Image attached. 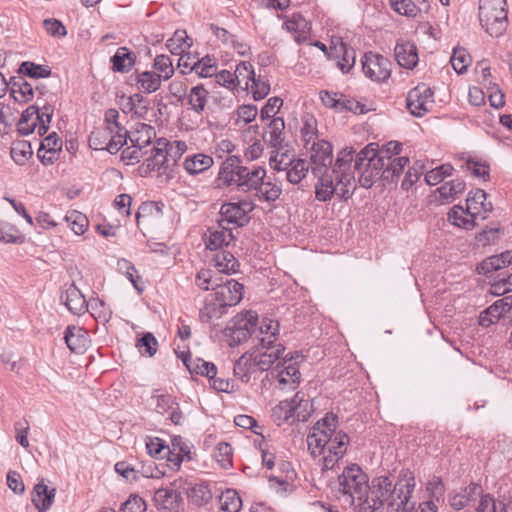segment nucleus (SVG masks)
I'll return each instance as SVG.
<instances>
[{
	"instance_id": "nucleus-28",
	"label": "nucleus",
	"mask_w": 512,
	"mask_h": 512,
	"mask_svg": "<svg viewBox=\"0 0 512 512\" xmlns=\"http://www.w3.org/2000/svg\"><path fill=\"white\" fill-rule=\"evenodd\" d=\"M180 358L191 374L205 376L208 379L217 375V368L212 362L200 358L192 359L190 354L184 353L180 355Z\"/></svg>"
},
{
	"instance_id": "nucleus-2",
	"label": "nucleus",
	"mask_w": 512,
	"mask_h": 512,
	"mask_svg": "<svg viewBox=\"0 0 512 512\" xmlns=\"http://www.w3.org/2000/svg\"><path fill=\"white\" fill-rule=\"evenodd\" d=\"M337 424V415L328 413L307 436L308 450L313 458H320L323 472L334 470L347 450L349 437L343 431L336 430Z\"/></svg>"
},
{
	"instance_id": "nucleus-16",
	"label": "nucleus",
	"mask_w": 512,
	"mask_h": 512,
	"mask_svg": "<svg viewBox=\"0 0 512 512\" xmlns=\"http://www.w3.org/2000/svg\"><path fill=\"white\" fill-rule=\"evenodd\" d=\"M154 503L158 510L164 512H179L183 506V497L181 493L174 488H159L154 493Z\"/></svg>"
},
{
	"instance_id": "nucleus-54",
	"label": "nucleus",
	"mask_w": 512,
	"mask_h": 512,
	"mask_svg": "<svg viewBox=\"0 0 512 512\" xmlns=\"http://www.w3.org/2000/svg\"><path fill=\"white\" fill-rule=\"evenodd\" d=\"M192 68H196V74L203 78L213 76L217 70L215 59L209 55L197 60Z\"/></svg>"
},
{
	"instance_id": "nucleus-24",
	"label": "nucleus",
	"mask_w": 512,
	"mask_h": 512,
	"mask_svg": "<svg viewBox=\"0 0 512 512\" xmlns=\"http://www.w3.org/2000/svg\"><path fill=\"white\" fill-rule=\"evenodd\" d=\"M394 55L397 63L406 69H413L418 61V50L413 42L397 43L394 48Z\"/></svg>"
},
{
	"instance_id": "nucleus-44",
	"label": "nucleus",
	"mask_w": 512,
	"mask_h": 512,
	"mask_svg": "<svg viewBox=\"0 0 512 512\" xmlns=\"http://www.w3.org/2000/svg\"><path fill=\"white\" fill-rule=\"evenodd\" d=\"M258 321V315L254 311H245L237 314L231 321V324L235 325L239 329H245V332H250L253 336L256 332V326Z\"/></svg>"
},
{
	"instance_id": "nucleus-9",
	"label": "nucleus",
	"mask_w": 512,
	"mask_h": 512,
	"mask_svg": "<svg viewBox=\"0 0 512 512\" xmlns=\"http://www.w3.org/2000/svg\"><path fill=\"white\" fill-rule=\"evenodd\" d=\"M433 91L425 83L418 84L411 89L406 98V106L415 117H422L433 107Z\"/></svg>"
},
{
	"instance_id": "nucleus-3",
	"label": "nucleus",
	"mask_w": 512,
	"mask_h": 512,
	"mask_svg": "<svg viewBox=\"0 0 512 512\" xmlns=\"http://www.w3.org/2000/svg\"><path fill=\"white\" fill-rule=\"evenodd\" d=\"M354 150L342 149L332 167V170L314 169L311 172L317 179L315 183V198L320 202L330 201L334 195L349 199L355 190V176L352 170Z\"/></svg>"
},
{
	"instance_id": "nucleus-40",
	"label": "nucleus",
	"mask_w": 512,
	"mask_h": 512,
	"mask_svg": "<svg viewBox=\"0 0 512 512\" xmlns=\"http://www.w3.org/2000/svg\"><path fill=\"white\" fill-rule=\"evenodd\" d=\"M147 166L151 170H167L171 169L165 148L161 141H158V146H154L151 149V156L147 158Z\"/></svg>"
},
{
	"instance_id": "nucleus-26",
	"label": "nucleus",
	"mask_w": 512,
	"mask_h": 512,
	"mask_svg": "<svg viewBox=\"0 0 512 512\" xmlns=\"http://www.w3.org/2000/svg\"><path fill=\"white\" fill-rule=\"evenodd\" d=\"M8 89L11 97L19 103H27L33 99L34 91L30 83H28L22 75L10 78Z\"/></svg>"
},
{
	"instance_id": "nucleus-49",
	"label": "nucleus",
	"mask_w": 512,
	"mask_h": 512,
	"mask_svg": "<svg viewBox=\"0 0 512 512\" xmlns=\"http://www.w3.org/2000/svg\"><path fill=\"white\" fill-rule=\"evenodd\" d=\"M153 68L161 78L166 81L174 74V67L168 55H157L154 59Z\"/></svg>"
},
{
	"instance_id": "nucleus-33",
	"label": "nucleus",
	"mask_w": 512,
	"mask_h": 512,
	"mask_svg": "<svg viewBox=\"0 0 512 512\" xmlns=\"http://www.w3.org/2000/svg\"><path fill=\"white\" fill-rule=\"evenodd\" d=\"M254 191L259 200L274 202L280 197L282 189L275 180H272L270 177L266 179L265 177L262 178L261 184H257Z\"/></svg>"
},
{
	"instance_id": "nucleus-42",
	"label": "nucleus",
	"mask_w": 512,
	"mask_h": 512,
	"mask_svg": "<svg viewBox=\"0 0 512 512\" xmlns=\"http://www.w3.org/2000/svg\"><path fill=\"white\" fill-rule=\"evenodd\" d=\"M162 80L155 71H144L137 76V86L139 90L150 94L160 88Z\"/></svg>"
},
{
	"instance_id": "nucleus-1",
	"label": "nucleus",
	"mask_w": 512,
	"mask_h": 512,
	"mask_svg": "<svg viewBox=\"0 0 512 512\" xmlns=\"http://www.w3.org/2000/svg\"><path fill=\"white\" fill-rule=\"evenodd\" d=\"M340 490L358 502V512H381L388 502V512H413L411 493L415 483L406 482H339Z\"/></svg>"
},
{
	"instance_id": "nucleus-32",
	"label": "nucleus",
	"mask_w": 512,
	"mask_h": 512,
	"mask_svg": "<svg viewBox=\"0 0 512 512\" xmlns=\"http://www.w3.org/2000/svg\"><path fill=\"white\" fill-rule=\"evenodd\" d=\"M135 55L127 47H119L111 57L112 70L119 73H127L135 64Z\"/></svg>"
},
{
	"instance_id": "nucleus-34",
	"label": "nucleus",
	"mask_w": 512,
	"mask_h": 512,
	"mask_svg": "<svg viewBox=\"0 0 512 512\" xmlns=\"http://www.w3.org/2000/svg\"><path fill=\"white\" fill-rule=\"evenodd\" d=\"M228 308L220 301L214 299L212 294L206 299L204 307L200 310V319L202 322H211L220 319L227 313Z\"/></svg>"
},
{
	"instance_id": "nucleus-56",
	"label": "nucleus",
	"mask_w": 512,
	"mask_h": 512,
	"mask_svg": "<svg viewBox=\"0 0 512 512\" xmlns=\"http://www.w3.org/2000/svg\"><path fill=\"white\" fill-rule=\"evenodd\" d=\"M254 75L253 66L249 62L239 63L233 74L236 84L240 86L244 83L247 88Z\"/></svg>"
},
{
	"instance_id": "nucleus-17",
	"label": "nucleus",
	"mask_w": 512,
	"mask_h": 512,
	"mask_svg": "<svg viewBox=\"0 0 512 512\" xmlns=\"http://www.w3.org/2000/svg\"><path fill=\"white\" fill-rule=\"evenodd\" d=\"M61 300L67 309L74 315H83L89 311V304L74 282L67 285L61 294Z\"/></svg>"
},
{
	"instance_id": "nucleus-48",
	"label": "nucleus",
	"mask_w": 512,
	"mask_h": 512,
	"mask_svg": "<svg viewBox=\"0 0 512 512\" xmlns=\"http://www.w3.org/2000/svg\"><path fill=\"white\" fill-rule=\"evenodd\" d=\"M10 153L16 164L24 165L31 158L33 151L30 143L26 141H18L13 143Z\"/></svg>"
},
{
	"instance_id": "nucleus-29",
	"label": "nucleus",
	"mask_w": 512,
	"mask_h": 512,
	"mask_svg": "<svg viewBox=\"0 0 512 512\" xmlns=\"http://www.w3.org/2000/svg\"><path fill=\"white\" fill-rule=\"evenodd\" d=\"M283 27L290 33L294 34V40L301 44L308 39L310 26L307 20L300 14H293L288 18Z\"/></svg>"
},
{
	"instance_id": "nucleus-37",
	"label": "nucleus",
	"mask_w": 512,
	"mask_h": 512,
	"mask_svg": "<svg viewBox=\"0 0 512 512\" xmlns=\"http://www.w3.org/2000/svg\"><path fill=\"white\" fill-rule=\"evenodd\" d=\"M209 92L200 84L192 87L187 94L190 108L197 114H201L207 104Z\"/></svg>"
},
{
	"instance_id": "nucleus-30",
	"label": "nucleus",
	"mask_w": 512,
	"mask_h": 512,
	"mask_svg": "<svg viewBox=\"0 0 512 512\" xmlns=\"http://www.w3.org/2000/svg\"><path fill=\"white\" fill-rule=\"evenodd\" d=\"M214 267L224 274L236 273L239 269V261L228 250L218 251L212 258Z\"/></svg>"
},
{
	"instance_id": "nucleus-45",
	"label": "nucleus",
	"mask_w": 512,
	"mask_h": 512,
	"mask_svg": "<svg viewBox=\"0 0 512 512\" xmlns=\"http://www.w3.org/2000/svg\"><path fill=\"white\" fill-rule=\"evenodd\" d=\"M221 510L226 512H239L242 501L238 492L234 489H226L220 496Z\"/></svg>"
},
{
	"instance_id": "nucleus-63",
	"label": "nucleus",
	"mask_w": 512,
	"mask_h": 512,
	"mask_svg": "<svg viewBox=\"0 0 512 512\" xmlns=\"http://www.w3.org/2000/svg\"><path fill=\"white\" fill-rule=\"evenodd\" d=\"M90 313L95 319H100L104 322L109 321L112 316L111 309L106 306V304L97 299V300H91L90 304Z\"/></svg>"
},
{
	"instance_id": "nucleus-23",
	"label": "nucleus",
	"mask_w": 512,
	"mask_h": 512,
	"mask_svg": "<svg viewBox=\"0 0 512 512\" xmlns=\"http://www.w3.org/2000/svg\"><path fill=\"white\" fill-rule=\"evenodd\" d=\"M241 167V160L238 157H227L218 173L219 186H237Z\"/></svg>"
},
{
	"instance_id": "nucleus-55",
	"label": "nucleus",
	"mask_w": 512,
	"mask_h": 512,
	"mask_svg": "<svg viewBox=\"0 0 512 512\" xmlns=\"http://www.w3.org/2000/svg\"><path fill=\"white\" fill-rule=\"evenodd\" d=\"M451 65L453 69L458 73L462 74L466 71L467 67L471 62L470 55L466 52L465 49H454L451 59Z\"/></svg>"
},
{
	"instance_id": "nucleus-47",
	"label": "nucleus",
	"mask_w": 512,
	"mask_h": 512,
	"mask_svg": "<svg viewBox=\"0 0 512 512\" xmlns=\"http://www.w3.org/2000/svg\"><path fill=\"white\" fill-rule=\"evenodd\" d=\"M25 236L12 224L0 220V242L22 244Z\"/></svg>"
},
{
	"instance_id": "nucleus-61",
	"label": "nucleus",
	"mask_w": 512,
	"mask_h": 512,
	"mask_svg": "<svg viewBox=\"0 0 512 512\" xmlns=\"http://www.w3.org/2000/svg\"><path fill=\"white\" fill-rule=\"evenodd\" d=\"M501 317H503V314L501 313L499 306L494 302L480 313L479 324L482 327H489L490 325L496 323Z\"/></svg>"
},
{
	"instance_id": "nucleus-52",
	"label": "nucleus",
	"mask_w": 512,
	"mask_h": 512,
	"mask_svg": "<svg viewBox=\"0 0 512 512\" xmlns=\"http://www.w3.org/2000/svg\"><path fill=\"white\" fill-rule=\"evenodd\" d=\"M465 189V183L461 179H455L449 182L444 183L440 186L437 191L440 194V198L443 200H448L450 198H454L456 195L462 193Z\"/></svg>"
},
{
	"instance_id": "nucleus-13",
	"label": "nucleus",
	"mask_w": 512,
	"mask_h": 512,
	"mask_svg": "<svg viewBox=\"0 0 512 512\" xmlns=\"http://www.w3.org/2000/svg\"><path fill=\"white\" fill-rule=\"evenodd\" d=\"M214 299L220 301L227 308L237 305L242 297L244 286L234 279L226 281L224 284H215L213 287Z\"/></svg>"
},
{
	"instance_id": "nucleus-11",
	"label": "nucleus",
	"mask_w": 512,
	"mask_h": 512,
	"mask_svg": "<svg viewBox=\"0 0 512 512\" xmlns=\"http://www.w3.org/2000/svg\"><path fill=\"white\" fill-rule=\"evenodd\" d=\"M362 69L368 78L376 82L386 81L391 74V62L384 56L367 52L361 59Z\"/></svg>"
},
{
	"instance_id": "nucleus-36",
	"label": "nucleus",
	"mask_w": 512,
	"mask_h": 512,
	"mask_svg": "<svg viewBox=\"0 0 512 512\" xmlns=\"http://www.w3.org/2000/svg\"><path fill=\"white\" fill-rule=\"evenodd\" d=\"M284 128L285 123L283 118H273L268 125V130L263 135L264 141L269 143L273 148H282V132Z\"/></svg>"
},
{
	"instance_id": "nucleus-50",
	"label": "nucleus",
	"mask_w": 512,
	"mask_h": 512,
	"mask_svg": "<svg viewBox=\"0 0 512 512\" xmlns=\"http://www.w3.org/2000/svg\"><path fill=\"white\" fill-rule=\"evenodd\" d=\"M110 134L112 132L103 127L94 129L88 139L89 147L94 150H107Z\"/></svg>"
},
{
	"instance_id": "nucleus-53",
	"label": "nucleus",
	"mask_w": 512,
	"mask_h": 512,
	"mask_svg": "<svg viewBox=\"0 0 512 512\" xmlns=\"http://www.w3.org/2000/svg\"><path fill=\"white\" fill-rule=\"evenodd\" d=\"M158 342L150 332L145 333L136 342V347L142 355L152 357L157 351Z\"/></svg>"
},
{
	"instance_id": "nucleus-12",
	"label": "nucleus",
	"mask_w": 512,
	"mask_h": 512,
	"mask_svg": "<svg viewBox=\"0 0 512 512\" xmlns=\"http://www.w3.org/2000/svg\"><path fill=\"white\" fill-rule=\"evenodd\" d=\"M257 340L256 348L272 351V347L283 345L279 342V323L278 321L263 317L260 322L257 321L256 332L254 333Z\"/></svg>"
},
{
	"instance_id": "nucleus-62",
	"label": "nucleus",
	"mask_w": 512,
	"mask_h": 512,
	"mask_svg": "<svg viewBox=\"0 0 512 512\" xmlns=\"http://www.w3.org/2000/svg\"><path fill=\"white\" fill-rule=\"evenodd\" d=\"M245 329H239L235 325L231 324L225 329V336L230 346L240 345L247 341L250 337V332H245Z\"/></svg>"
},
{
	"instance_id": "nucleus-43",
	"label": "nucleus",
	"mask_w": 512,
	"mask_h": 512,
	"mask_svg": "<svg viewBox=\"0 0 512 512\" xmlns=\"http://www.w3.org/2000/svg\"><path fill=\"white\" fill-rule=\"evenodd\" d=\"M309 164L304 159H296L293 164L288 166L283 172H285L286 179L292 184H298L307 175Z\"/></svg>"
},
{
	"instance_id": "nucleus-21",
	"label": "nucleus",
	"mask_w": 512,
	"mask_h": 512,
	"mask_svg": "<svg viewBox=\"0 0 512 512\" xmlns=\"http://www.w3.org/2000/svg\"><path fill=\"white\" fill-rule=\"evenodd\" d=\"M265 177L266 170L263 167L257 165L246 167L242 165L237 187L245 192L254 191L257 184H261L262 178Z\"/></svg>"
},
{
	"instance_id": "nucleus-6",
	"label": "nucleus",
	"mask_w": 512,
	"mask_h": 512,
	"mask_svg": "<svg viewBox=\"0 0 512 512\" xmlns=\"http://www.w3.org/2000/svg\"><path fill=\"white\" fill-rule=\"evenodd\" d=\"M254 203L249 199L227 202L221 205L218 224L223 227H243L248 224V214L253 211Z\"/></svg>"
},
{
	"instance_id": "nucleus-60",
	"label": "nucleus",
	"mask_w": 512,
	"mask_h": 512,
	"mask_svg": "<svg viewBox=\"0 0 512 512\" xmlns=\"http://www.w3.org/2000/svg\"><path fill=\"white\" fill-rule=\"evenodd\" d=\"M128 137V131L125 127L122 128V131L113 129V132L109 137L107 151L111 154L117 153L127 143Z\"/></svg>"
},
{
	"instance_id": "nucleus-38",
	"label": "nucleus",
	"mask_w": 512,
	"mask_h": 512,
	"mask_svg": "<svg viewBox=\"0 0 512 512\" xmlns=\"http://www.w3.org/2000/svg\"><path fill=\"white\" fill-rule=\"evenodd\" d=\"M186 494L189 501L197 506L205 505L212 499V492L207 482L195 483L187 489Z\"/></svg>"
},
{
	"instance_id": "nucleus-8",
	"label": "nucleus",
	"mask_w": 512,
	"mask_h": 512,
	"mask_svg": "<svg viewBox=\"0 0 512 512\" xmlns=\"http://www.w3.org/2000/svg\"><path fill=\"white\" fill-rule=\"evenodd\" d=\"M308 407H311L308 400L304 399V395L299 392L294 395L291 400L280 401L273 409V415H278L284 421H306L310 415Z\"/></svg>"
},
{
	"instance_id": "nucleus-64",
	"label": "nucleus",
	"mask_w": 512,
	"mask_h": 512,
	"mask_svg": "<svg viewBox=\"0 0 512 512\" xmlns=\"http://www.w3.org/2000/svg\"><path fill=\"white\" fill-rule=\"evenodd\" d=\"M121 512H145L146 503L138 495H131L120 507Z\"/></svg>"
},
{
	"instance_id": "nucleus-27",
	"label": "nucleus",
	"mask_w": 512,
	"mask_h": 512,
	"mask_svg": "<svg viewBox=\"0 0 512 512\" xmlns=\"http://www.w3.org/2000/svg\"><path fill=\"white\" fill-rule=\"evenodd\" d=\"M55 491L56 489L54 487L49 488L44 482H38L34 486L31 497L33 504L39 512H45L51 507L54 501Z\"/></svg>"
},
{
	"instance_id": "nucleus-18",
	"label": "nucleus",
	"mask_w": 512,
	"mask_h": 512,
	"mask_svg": "<svg viewBox=\"0 0 512 512\" xmlns=\"http://www.w3.org/2000/svg\"><path fill=\"white\" fill-rule=\"evenodd\" d=\"M332 162L333 154L331 144L325 140L313 142L310 156L311 172H314L316 168L332 170Z\"/></svg>"
},
{
	"instance_id": "nucleus-5",
	"label": "nucleus",
	"mask_w": 512,
	"mask_h": 512,
	"mask_svg": "<svg viewBox=\"0 0 512 512\" xmlns=\"http://www.w3.org/2000/svg\"><path fill=\"white\" fill-rule=\"evenodd\" d=\"M506 0H480L479 21L482 28L493 36H501L507 29Z\"/></svg>"
},
{
	"instance_id": "nucleus-31",
	"label": "nucleus",
	"mask_w": 512,
	"mask_h": 512,
	"mask_svg": "<svg viewBox=\"0 0 512 512\" xmlns=\"http://www.w3.org/2000/svg\"><path fill=\"white\" fill-rule=\"evenodd\" d=\"M213 158L207 154L196 153L185 158L184 169L190 175L202 173L212 167Z\"/></svg>"
},
{
	"instance_id": "nucleus-22",
	"label": "nucleus",
	"mask_w": 512,
	"mask_h": 512,
	"mask_svg": "<svg viewBox=\"0 0 512 512\" xmlns=\"http://www.w3.org/2000/svg\"><path fill=\"white\" fill-rule=\"evenodd\" d=\"M483 492L481 485L477 482H470L464 489L454 491L449 496L450 505L460 510L466 507L471 501H475Z\"/></svg>"
},
{
	"instance_id": "nucleus-7",
	"label": "nucleus",
	"mask_w": 512,
	"mask_h": 512,
	"mask_svg": "<svg viewBox=\"0 0 512 512\" xmlns=\"http://www.w3.org/2000/svg\"><path fill=\"white\" fill-rule=\"evenodd\" d=\"M402 144L397 141H390L383 145L380 150H376L377 158H383V163L387 166L383 172L388 180H395L402 173L404 167L409 163L406 156L397 155L401 152Z\"/></svg>"
},
{
	"instance_id": "nucleus-41",
	"label": "nucleus",
	"mask_w": 512,
	"mask_h": 512,
	"mask_svg": "<svg viewBox=\"0 0 512 512\" xmlns=\"http://www.w3.org/2000/svg\"><path fill=\"white\" fill-rule=\"evenodd\" d=\"M274 149L270 156V166L278 172H283L296 159H294V155L289 149L283 147Z\"/></svg>"
},
{
	"instance_id": "nucleus-10",
	"label": "nucleus",
	"mask_w": 512,
	"mask_h": 512,
	"mask_svg": "<svg viewBox=\"0 0 512 512\" xmlns=\"http://www.w3.org/2000/svg\"><path fill=\"white\" fill-rule=\"evenodd\" d=\"M272 351L261 350L256 348L253 353H245L241 357L247 358V366L250 376L258 373L268 371L272 365L279 360L283 354L285 347L283 345L274 346Z\"/></svg>"
},
{
	"instance_id": "nucleus-39",
	"label": "nucleus",
	"mask_w": 512,
	"mask_h": 512,
	"mask_svg": "<svg viewBox=\"0 0 512 512\" xmlns=\"http://www.w3.org/2000/svg\"><path fill=\"white\" fill-rule=\"evenodd\" d=\"M156 136L154 127L148 124L141 123L137 126L136 130L131 133L129 139L132 144L144 149L149 146L152 139Z\"/></svg>"
},
{
	"instance_id": "nucleus-58",
	"label": "nucleus",
	"mask_w": 512,
	"mask_h": 512,
	"mask_svg": "<svg viewBox=\"0 0 512 512\" xmlns=\"http://www.w3.org/2000/svg\"><path fill=\"white\" fill-rule=\"evenodd\" d=\"M391 8L398 14L415 17L420 9L412 0H390Z\"/></svg>"
},
{
	"instance_id": "nucleus-25",
	"label": "nucleus",
	"mask_w": 512,
	"mask_h": 512,
	"mask_svg": "<svg viewBox=\"0 0 512 512\" xmlns=\"http://www.w3.org/2000/svg\"><path fill=\"white\" fill-rule=\"evenodd\" d=\"M87 331L78 326H68L64 333L67 347L74 353H83L89 343Z\"/></svg>"
},
{
	"instance_id": "nucleus-46",
	"label": "nucleus",
	"mask_w": 512,
	"mask_h": 512,
	"mask_svg": "<svg viewBox=\"0 0 512 512\" xmlns=\"http://www.w3.org/2000/svg\"><path fill=\"white\" fill-rule=\"evenodd\" d=\"M18 72L23 77L28 76L30 78L38 79L49 77L51 69L48 66L25 61L20 65Z\"/></svg>"
},
{
	"instance_id": "nucleus-57",
	"label": "nucleus",
	"mask_w": 512,
	"mask_h": 512,
	"mask_svg": "<svg viewBox=\"0 0 512 512\" xmlns=\"http://www.w3.org/2000/svg\"><path fill=\"white\" fill-rule=\"evenodd\" d=\"M171 168L176 164L177 160L186 152L187 145L184 141H173L163 143Z\"/></svg>"
},
{
	"instance_id": "nucleus-51",
	"label": "nucleus",
	"mask_w": 512,
	"mask_h": 512,
	"mask_svg": "<svg viewBox=\"0 0 512 512\" xmlns=\"http://www.w3.org/2000/svg\"><path fill=\"white\" fill-rule=\"evenodd\" d=\"M65 220L68 223V226L72 229V231L76 235H82L86 231L88 227V219L87 217L78 212L71 211L65 216Z\"/></svg>"
},
{
	"instance_id": "nucleus-4",
	"label": "nucleus",
	"mask_w": 512,
	"mask_h": 512,
	"mask_svg": "<svg viewBox=\"0 0 512 512\" xmlns=\"http://www.w3.org/2000/svg\"><path fill=\"white\" fill-rule=\"evenodd\" d=\"M382 159L377 158L373 143L367 145L357 154L354 169L359 173V183L363 188H370L378 179L387 183L394 181L388 180L383 174L387 166Z\"/></svg>"
},
{
	"instance_id": "nucleus-59",
	"label": "nucleus",
	"mask_w": 512,
	"mask_h": 512,
	"mask_svg": "<svg viewBox=\"0 0 512 512\" xmlns=\"http://www.w3.org/2000/svg\"><path fill=\"white\" fill-rule=\"evenodd\" d=\"M117 269L127 277L135 289H137L139 292L142 291V288H140L137 284V280L140 279V276L138 275V271L136 270L135 266L130 261L126 259H119L117 261Z\"/></svg>"
},
{
	"instance_id": "nucleus-19",
	"label": "nucleus",
	"mask_w": 512,
	"mask_h": 512,
	"mask_svg": "<svg viewBox=\"0 0 512 512\" xmlns=\"http://www.w3.org/2000/svg\"><path fill=\"white\" fill-rule=\"evenodd\" d=\"M235 237L230 227H223L218 224L217 228H209L205 233V245L209 250H225L224 247H228Z\"/></svg>"
},
{
	"instance_id": "nucleus-35",
	"label": "nucleus",
	"mask_w": 512,
	"mask_h": 512,
	"mask_svg": "<svg viewBox=\"0 0 512 512\" xmlns=\"http://www.w3.org/2000/svg\"><path fill=\"white\" fill-rule=\"evenodd\" d=\"M447 218L452 225L463 228L465 230H472L478 224L475 218L468 215L466 208L464 209L459 205H455L450 209Z\"/></svg>"
},
{
	"instance_id": "nucleus-15",
	"label": "nucleus",
	"mask_w": 512,
	"mask_h": 512,
	"mask_svg": "<svg viewBox=\"0 0 512 512\" xmlns=\"http://www.w3.org/2000/svg\"><path fill=\"white\" fill-rule=\"evenodd\" d=\"M271 374L278 380L280 389H285L286 386L295 389L300 382L301 374L297 364L292 362V358H285L283 362H279Z\"/></svg>"
},
{
	"instance_id": "nucleus-20",
	"label": "nucleus",
	"mask_w": 512,
	"mask_h": 512,
	"mask_svg": "<svg viewBox=\"0 0 512 512\" xmlns=\"http://www.w3.org/2000/svg\"><path fill=\"white\" fill-rule=\"evenodd\" d=\"M168 466L173 470H179L184 459L191 460L189 445L181 436H175L171 440V446H167Z\"/></svg>"
},
{
	"instance_id": "nucleus-14",
	"label": "nucleus",
	"mask_w": 512,
	"mask_h": 512,
	"mask_svg": "<svg viewBox=\"0 0 512 512\" xmlns=\"http://www.w3.org/2000/svg\"><path fill=\"white\" fill-rule=\"evenodd\" d=\"M487 194L482 189H476L468 194L466 199V212L470 217L485 220L493 210L491 202H487Z\"/></svg>"
}]
</instances>
